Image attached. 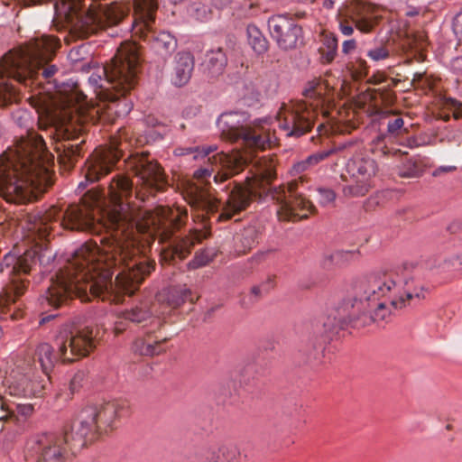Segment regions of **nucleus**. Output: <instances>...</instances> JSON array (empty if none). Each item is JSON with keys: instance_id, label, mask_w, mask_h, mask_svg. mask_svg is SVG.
I'll list each match as a JSON object with an SVG mask.
<instances>
[{"instance_id": "obj_13", "label": "nucleus", "mask_w": 462, "mask_h": 462, "mask_svg": "<svg viewBox=\"0 0 462 462\" xmlns=\"http://www.w3.org/2000/svg\"><path fill=\"white\" fill-rule=\"evenodd\" d=\"M48 381L39 380L30 365H17L5 377V385L10 395L19 397L40 396Z\"/></svg>"}, {"instance_id": "obj_27", "label": "nucleus", "mask_w": 462, "mask_h": 462, "mask_svg": "<svg viewBox=\"0 0 462 462\" xmlns=\"http://www.w3.org/2000/svg\"><path fill=\"white\" fill-rule=\"evenodd\" d=\"M282 208L285 211L290 218L299 217L300 218H307L308 213L314 208L313 204L301 196H296L291 200H284L282 203Z\"/></svg>"}, {"instance_id": "obj_1", "label": "nucleus", "mask_w": 462, "mask_h": 462, "mask_svg": "<svg viewBox=\"0 0 462 462\" xmlns=\"http://www.w3.org/2000/svg\"><path fill=\"white\" fill-rule=\"evenodd\" d=\"M124 240L116 239L101 252L97 244H83L71 254L65 270L56 275V281L41 296L42 306L60 307L69 297L77 296L82 301L91 297L103 300H119V292L133 295L146 275L154 269V262L138 255L139 248L132 238L135 223L126 213L115 217Z\"/></svg>"}, {"instance_id": "obj_21", "label": "nucleus", "mask_w": 462, "mask_h": 462, "mask_svg": "<svg viewBox=\"0 0 462 462\" xmlns=\"http://www.w3.org/2000/svg\"><path fill=\"white\" fill-rule=\"evenodd\" d=\"M194 69V58L190 52H179L175 59L171 81L176 87L185 86L190 79Z\"/></svg>"}, {"instance_id": "obj_58", "label": "nucleus", "mask_w": 462, "mask_h": 462, "mask_svg": "<svg viewBox=\"0 0 462 462\" xmlns=\"http://www.w3.org/2000/svg\"><path fill=\"white\" fill-rule=\"evenodd\" d=\"M356 47V42L354 39L346 40L342 44V52L344 54H348L352 51H354Z\"/></svg>"}, {"instance_id": "obj_44", "label": "nucleus", "mask_w": 462, "mask_h": 462, "mask_svg": "<svg viewBox=\"0 0 462 462\" xmlns=\"http://www.w3.org/2000/svg\"><path fill=\"white\" fill-rule=\"evenodd\" d=\"M320 266L325 270H332L338 267L336 260V251H327L320 259Z\"/></svg>"}, {"instance_id": "obj_4", "label": "nucleus", "mask_w": 462, "mask_h": 462, "mask_svg": "<svg viewBox=\"0 0 462 462\" xmlns=\"http://www.w3.org/2000/svg\"><path fill=\"white\" fill-rule=\"evenodd\" d=\"M38 166V156L27 141L5 151L0 155V196L12 203L27 200Z\"/></svg>"}, {"instance_id": "obj_42", "label": "nucleus", "mask_w": 462, "mask_h": 462, "mask_svg": "<svg viewBox=\"0 0 462 462\" xmlns=\"http://www.w3.org/2000/svg\"><path fill=\"white\" fill-rule=\"evenodd\" d=\"M194 245L193 241L188 239L181 240L180 243L173 245V254L180 259H184L189 253L190 248Z\"/></svg>"}, {"instance_id": "obj_35", "label": "nucleus", "mask_w": 462, "mask_h": 462, "mask_svg": "<svg viewBox=\"0 0 462 462\" xmlns=\"http://www.w3.org/2000/svg\"><path fill=\"white\" fill-rule=\"evenodd\" d=\"M133 350L142 356H154L162 351L160 342L157 341L153 344L145 343L143 339H137L134 343Z\"/></svg>"}, {"instance_id": "obj_23", "label": "nucleus", "mask_w": 462, "mask_h": 462, "mask_svg": "<svg viewBox=\"0 0 462 462\" xmlns=\"http://www.w3.org/2000/svg\"><path fill=\"white\" fill-rule=\"evenodd\" d=\"M111 171V164L102 157L86 162L85 180L80 181L78 189L83 190L88 185L97 181L101 176L107 174Z\"/></svg>"}, {"instance_id": "obj_53", "label": "nucleus", "mask_w": 462, "mask_h": 462, "mask_svg": "<svg viewBox=\"0 0 462 462\" xmlns=\"http://www.w3.org/2000/svg\"><path fill=\"white\" fill-rule=\"evenodd\" d=\"M196 151H199V146L195 147H177L174 149L173 153L175 156H184L191 153L196 154Z\"/></svg>"}, {"instance_id": "obj_56", "label": "nucleus", "mask_w": 462, "mask_h": 462, "mask_svg": "<svg viewBox=\"0 0 462 462\" xmlns=\"http://www.w3.org/2000/svg\"><path fill=\"white\" fill-rule=\"evenodd\" d=\"M267 254V251H259L248 260V263L259 264L265 260Z\"/></svg>"}, {"instance_id": "obj_57", "label": "nucleus", "mask_w": 462, "mask_h": 462, "mask_svg": "<svg viewBox=\"0 0 462 462\" xmlns=\"http://www.w3.org/2000/svg\"><path fill=\"white\" fill-rule=\"evenodd\" d=\"M264 293H268L274 287V277L269 276L259 284Z\"/></svg>"}, {"instance_id": "obj_39", "label": "nucleus", "mask_w": 462, "mask_h": 462, "mask_svg": "<svg viewBox=\"0 0 462 462\" xmlns=\"http://www.w3.org/2000/svg\"><path fill=\"white\" fill-rule=\"evenodd\" d=\"M190 15L198 21L205 22L210 18V9L202 4H194L189 10Z\"/></svg>"}, {"instance_id": "obj_34", "label": "nucleus", "mask_w": 462, "mask_h": 462, "mask_svg": "<svg viewBox=\"0 0 462 462\" xmlns=\"http://www.w3.org/2000/svg\"><path fill=\"white\" fill-rule=\"evenodd\" d=\"M88 48L85 45H79L69 51L68 54V60L75 67V69H78V63L83 62V64L80 66V69H85L86 67L88 66V62L85 61L88 58Z\"/></svg>"}, {"instance_id": "obj_17", "label": "nucleus", "mask_w": 462, "mask_h": 462, "mask_svg": "<svg viewBox=\"0 0 462 462\" xmlns=\"http://www.w3.org/2000/svg\"><path fill=\"white\" fill-rule=\"evenodd\" d=\"M250 123L249 114L240 110L224 112L217 120L222 136L233 143L237 141L241 132H244Z\"/></svg>"}, {"instance_id": "obj_63", "label": "nucleus", "mask_w": 462, "mask_h": 462, "mask_svg": "<svg viewBox=\"0 0 462 462\" xmlns=\"http://www.w3.org/2000/svg\"><path fill=\"white\" fill-rule=\"evenodd\" d=\"M339 30L342 32V34H344L346 36L351 35L354 32V29L351 25L345 24L343 23H339Z\"/></svg>"}, {"instance_id": "obj_49", "label": "nucleus", "mask_w": 462, "mask_h": 462, "mask_svg": "<svg viewBox=\"0 0 462 462\" xmlns=\"http://www.w3.org/2000/svg\"><path fill=\"white\" fill-rule=\"evenodd\" d=\"M403 125L404 121L401 117L390 120L387 124V134L393 136L396 135Z\"/></svg>"}, {"instance_id": "obj_40", "label": "nucleus", "mask_w": 462, "mask_h": 462, "mask_svg": "<svg viewBox=\"0 0 462 462\" xmlns=\"http://www.w3.org/2000/svg\"><path fill=\"white\" fill-rule=\"evenodd\" d=\"M457 262V257H452L449 259L438 257L428 263V267L430 269H438L441 272H449L454 266L455 263Z\"/></svg>"}, {"instance_id": "obj_3", "label": "nucleus", "mask_w": 462, "mask_h": 462, "mask_svg": "<svg viewBox=\"0 0 462 462\" xmlns=\"http://www.w3.org/2000/svg\"><path fill=\"white\" fill-rule=\"evenodd\" d=\"M55 41L44 38L36 42L35 50L28 56L10 54L3 59L0 78H13L27 84V80L52 83L57 92L64 97L68 105L79 103L86 96L72 79L59 81L64 73L62 66L55 60Z\"/></svg>"}, {"instance_id": "obj_48", "label": "nucleus", "mask_w": 462, "mask_h": 462, "mask_svg": "<svg viewBox=\"0 0 462 462\" xmlns=\"http://www.w3.org/2000/svg\"><path fill=\"white\" fill-rule=\"evenodd\" d=\"M367 56L374 61L382 60L389 56V51L383 47H376L367 51Z\"/></svg>"}, {"instance_id": "obj_7", "label": "nucleus", "mask_w": 462, "mask_h": 462, "mask_svg": "<svg viewBox=\"0 0 462 462\" xmlns=\"http://www.w3.org/2000/svg\"><path fill=\"white\" fill-rule=\"evenodd\" d=\"M128 412V403L120 399L107 401L100 406H87L80 411L77 419L71 421L72 440L76 448L86 446L88 437L89 440L98 431L97 422L100 421L106 426H112L116 419L125 416Z\"/></svg>"}, {"instance_id": "obj_41", "label": "nucleus", "mask_w": 462, "mask_h": 462, "mask_svg": "<svg viewBox=\"0 0 462 462\" xmlns=\"http://www.w3.org/2000/svg\"><path fill=\"white\" fill-rule=\"evenodd\" d=\"M317 192L319 194V202L323 207L332 204L337 197L335 191L329 188H318Z\"/></svg>"}, {"instance_id": "obj_50", "label": "nucleus", "mask_w": 462, "mask_h": 462, "mask_svg": "<svg viewBox=\"0 0 462 462\" xmlns=\"http://www.w3.org/2000/svg\"><path fill=\"white\" fill-rule=\"evenodd\" d=\"M217 150V146L216 144L204 145L199 147V151H196V154H194V159L204 158L208 156L210 153L216 152Z\"/></svg>"}, {"instance_id": "obj_18", "label": "nucleus", "mask_w": 462, "mask_h": 462, "mask_svg": "<svg viewBox=\"0 0 462 462\" xmlns=\"http://www.w3.org/2000/svg\"><path fill=\"white\" fill-rule=\"evenodd\" d=\"M191 291L186 285H178L164 288L155 295V301L162 309L158 315H165L167 309L174 310L180 307L187 300L193 301L190 298Z\"/></svg>"}, {"instance_id": "obj_10", "label": "nucleus", "mask_w": 462, "mask_h": 462, "mask_svg": "<svg viewBox=\"0 0 462 462\" xmlns=\"http://www.w3.org/2000/svg\"><path fill=\"white\" fill-rule=\"evenodd\" d=\"M154 14L152 8L142 10L132 22V32L151 45L161 57L167 58L177 48L176 38L169 32H156L152 30Z\"/></svg>"}, {"instance_id": "obj_54", "label": "nucleus", "mask_w": 462, "mask_h": 462, "mask_svg": "<svg viewBox=\"0 0 462 462\" xmlns=\"http://www.w3.org/2000/svg\"><path fill=\"white\" fill-rule=\"evenodd\" d=\"M450 69L454 73L462 74V56L451 60Z\"/></svg>"}, {"instance_id": "obj_46", "label": "nucleus", "mask_w": 462, "mask_h": 462, "mask_svg": "<svg viewBox=\"0 0 462 462\" xmlns=\"http://www.w3.org/2000/svg\"><path fill=\"white\" fill-rule=\"evenodd\" d=\"M445 105L448 109H449L453 116L456 119H459L462 117V103L455 98H447L445 101Z\"/></svg>"}, {"instance_id": "obj_14", "label": "nucleus", "mask_w": 462, "mask_h": 462, "mask_svg": "<svg viewBox=\"0 0 462 462\" xmlns=\"http://www.w3.org/2000/svg\"><path fill=\"white\" fill-rule=\"evenodd\" d=\"M268 28L272 38L282 50H293L303 44L302 28L287 14L271 16Z\"/></svg>"}, {"instance_id": "obj_5", "label": "nucleus", "mask_w": 462, "mask_h": 462, "mask_svg": "<svg viewBox=\"0 0 462 462\" xmlns=\"http://www.w3.org/2000/svg\"><path fill=\"white\" fill-rule=\"evenodd\" d=\"M93 329L88 326L64 324L57 331L52 343L42 342L35 348V358L50 381V374L59 361L73 362L87 356L94 347Z\"/></svg>"}, {"instance_id": "obj_6", "label": "nucleus", "mask_w": 462, "mask_h": 462, "mask_svg": "<svg viewBox=\"0 0 462 462\" xmlns=\"http://www.w3.org/2000/svg\"><path fill=\"white\" fill-rule=\"evenodd\" d=\"M140 64L138 47L135 44H125L117 51L111 63L103 69L105 78L93 73L88 78V83L103 89H108V85H111L125 94L136 85Z\"/></svg>"}, {"instance_id": "obj_55", "label": "nucleus", "mask_w": 462, "mask_h": 462, "mask_svg": "<svg viewBox=\"0 0 462 462\" xmlns=\"http://www.w3.org/2000/svg\"><path fill=\"white\" fill-rule=\"evenodd\" d=\"M212 174V170L208 168H199L194 171V177L198 180H206Z\"/></svg>"}, {"instance_id": "obj_22", "label": "nucleus", "mask_w": 462, "mask_h": 462, "mask_svg": "<svg viewBox=\"0 0 462 462\" xmlns=\"http://www.w3.org/2000/svg\"><path fill=\"white\" fill-rule=\"evenodd\" d=\"M313 126L311 112H296L291 119L281 124V128L287 131V136L300 137L310 131Z\"/></svg>"}, {"instance_id": "obj_59", "label": "nucleus", "mask_w": 462, "mask_h": 462, "mask_svg": "<svg viewBox=\"0 0 462 462\" xmlns=\"http://www.w3.org/2000/svg\"><path fill=\"white\" fill-rule=\"evenodd\" d=\"M14 88L8 85L7 83L3 84L0 89V94L3 95L4 99L10 98L11 96L14 94Z\"/></svg>"}, {"instance_id": "obj_19", "label": "nucleus", "mask_w": 462, "mask_h": 462, "mask_svg": "<svg viewBox=\"0 0 462 462\" xmlns=\"http://www.w3.org/2000/svg\"><path fill=\"white\" fill-rule=\"evenodd\" d=\"M137 176L143 185L159 190L164 183V176L161 167L147 157H141L135 163Z\"/></svg>"}, {"instance_id": "obj_31", "label": "nucleus", "mask_w": 462, "mask_h": 462, "mask_svg": "<svg viewBox=\"0 0 462 462\" xmlns=\"http://www.w3.org/2000/svg\"><path fill=\"white\" fill-rule=\"evenodd\" d=\"M56 150L60 163L69 168H71L81 155L80 143H62L57 146Z\"/></svg>"}, {"instance_id": "obj_33", "label": "nucleus", "mask_w": 462, "mask_h": 462, "mask_svg": "<svg viewBox=\"0 0 462 462\" xmlns=\"http://www.w3.org/2000/svg\"><path fill=\"white\" fill-rule=\"evenodd\" d=\"M337 38L334 34H327L323 39V47L320 48L321 59L326 63L334 60L337 53Z\"/></svg>"}, {"instance_id": "obj_45", "label": "nucleus", "mask_w": 462, "mask_h": 462, "mask_svg": "<svg viewBox=\"0 0 462 462\" xmlns=\"http://www.w3.org/2000/svg\"><path fill=\"white\" fill-rule=\"evenodd\" d=\"M334 152H335L334 149H329V150H326V151H319V152H314L307 157L308 162H310V166L312 167L314 165H317L320 162L324 161L325 159H327L328 156H330Z\"/></svg>"}, {"instance_id": "obj_2", "label": "nucleus", "mask_w": 462, "mask_h": 462, "mask_svg": "<svg viewBox=\"0 0 462 462\" xmlns=\"http://www.w3.org/2000/svg\"><path fill=\"white\" fill-rule=\"evenodd\" d=\"M420 298H424V290L415 283L406 267L362 278L355 284L352 297L343 300L319 320L306 324L299 347L302 362L310 367L322 363L326 334L349 325L357 327L359 321L362 326L383 321L392 310H401L413 299Z\"/></svg>"}, {"instance_id": "obj_36", "label": "nucleus", "mask_w": 462, "mask_h": 462, "mask_svg": "<svg viewBox=\"0 0 462 462\" xmlns=\"http://www.w3.org/2000/svg\"><path fill=\"white\" fill-rule=\"evenodd\" d=\"M423 172L421 165L413 160L404 162L399 170V175L402 178H418Z\"/></svg>"}, {"instance_id": "obj_8", "label": "nucleus", "mask_w": 462, "mask_h": 462, "mask_svg": "<svg viewBox=\"0 0 462 462\" xmlns=\"http://www.w3.org/2000/svg\"><path fill=\"white\" fill-rule=\"evenodd\" d=\"M37 261V253L33 250H26L23 254L13 252L5 254L0 263V272L6 274L9 284L3 289L0 295V308L15 303L23 294L28 282L23 275H27Z\"/></svg>"}, {"instance_id": "obj_12", "label": "nucleus", "mask_w": 462, "mask_h": 462, "mask_svg": "<svg viewBox=\"0 0 462 462\" xmlns=\"http://www.w3.org/2000/svg\"><path fill=\"white\" fill-rule=\"evenodd\" d=\"M34 218L32 229L39 233H46L48 223L51 221H55L64 228L70 230H85L89 228L93 223L87 211L78 206H70L66 210L52 207L44 214Z\"/></svg>"}, {"instance_id": "obj_26", "label": "nucleus", "mask_w": 462, "mask_h": 462, "mask_svg": "<svg viewBox=\"0 0 462 462\" xmlns=\"http://www.w3.org/2000/svg\"><path fill=\"white\" fill-rule=\"evenodd\" d=\"M209 160H214L215 163L219 162L224 170V172L216 174L214 176V181L217 183L225 181L241 171L240 162L236 158L225 152L217 153L216 155L209 158Z\"/></svg>"}, {"instance_id": "obj_64", "label": "nucleus", "mask_w": 462, "mask_h": 462, "mask_svg": "<svg viewBox=\"0 0 462 462\" xmlns=\"http://www.w3.org/2000/svg\"><path fill=\"white\" fill-rule=\"evenodd\" d=\"M263 294H265L260 285H254L251 288V295L255 299L260 298Z\"/></svg>"}, {"instance_id": "obj_38", "label": "nucleus", "mask_w": 462, "mask_h": 462, "mask_svg": "<svg viewBox=\"0 0 462 462\" xmlns=\"http://www.w3.org/2000/svg\"><path fill=\"white\" fill-rule=\"evenodd\" d=\"M192 207L202 208L208 211H213L217 209V204L214 199L207 198L204 195H199L193 198L190 201Z\"/></svg>"}, {"instance_id": "obj_25", "label": "nucleus", "mask_w": 462, "mask_h": 462, "mask_svg": "<svg viewBox=\"0 0 462 462\" xmlns=\"http://www.w3.org/2000/svg\"><path fill=\"white\" fill-rule=\"evenodd\" d=\"M133 184L125 176L116 174L109 182V196L112 202L119 207L120 210L124 209V204L121 202L123 197H127L132 193Z\"/></svg>"}, {"instance_id": "obj_61", "label": "nucleus", "mask_w": 462, "mask_h": 462, "mask_svg": "<svg viewBox=\"0 0 462 462\" xmlns=\"http://www.w3.org/2000/svg\"><path fill=\"white\" fill-rule=\"evenodd\" d=\"M405 146L412 149V148H416V147H419V146H421L423 144L422 142H420V139L416 137V136H411V137H408L406 140H405Z\"/></svg>"}, {"instance_id": "obj_32", "label": "nucleus", "mask_w": 462, "mask_h": 462, "mask_svg": "<svg viewBox=\"0 0 462 462\" xmlns=\"http://www.w3.org/2000/svg\"><path fill=\"white\" fill-rule=\"evenodd\" d=\"M217 254V251L211 248H204L196 252L193 259L188 263V268L191 270L199 269L208 265Z\"/></svg>"}, {"instance_id": "obj_11", "label": "nucleus", "mask_w": 462, "mask_h": 462, "mask_svg": "<svg viewBox=\"0 0 462 462\" xmlns=\"http://www.w3.org/2000/svg\"><path fill=\"white\" fill-rule=\"evenodd\" d=\"M346 167L351 180L343 185V195L346 198L365 196L373 188L372 179L378 171L375 160L369 156L356 154L347 161Z\"/></svg>"}, {"instance_id": "obj_16", "label": "nucleus", "mask_w": 462, "mask_h": 462, "mask_svg": "<svg viewBox=\"0 0 462 462\" xmlns=\"http://www.w3.org/2000/svg\"><path fill=\"white\" fill-rule=\"evenodd\" d=\"M268 119L262 118L251 122L244 132H241L236 143L252 150H265L273 142L270 129L264 124Z\"/></svg>"}, {"instance_id": "obj_37", "label": "nucleus", "mask_w": 462, "mask_h": 462, "mask_svg": "<svg viewBox=\"0 0 462 462\" xmlns=\"http://www.w3.org/2000/svg\"><path fill=\"white\" fill-rule=\"evenodd\" d=\"M259 233L254 226L245 228L240 235V243L245 251L250 250L258 244Z\"/></svg>"}, {"instance_id": "obj_52", "label": "nucleus", "mask_w": 462, "mask_h": 462, "mask_svg": "<svg viewBox=\"0 0 462 462\" xmlns=\"http://www.w3.org/2000/svg\"><path fill=\"white\" fill-rule=\"evenodd\" d=\"M454 32L460 42H462V12L459 13L453 23Z\"/></svg>"}, {"instance_id": "obj_60", "label": "nucleus", "mask_w": 462, "mask_h": 462, "mask_svg": "<svg viewBox=\"0 0 462 462\" xmlns=\"http://www.w3.org/2000/svg\"><path fill=\"white\" fill-rule=\"evenodd\" d=\"M310 162H308V159L306 158L304 161L299 162L293 165V171L296 173H302L310 168Z\"/></svg>"}, {"instance_id": "obj_24", "label": "nucleus", "mask_w": 462, "mask_h": 462, "mask_svg": "<svg viewBox=\"0 0 462 462\" xmlns=\"http://www.w3.org/2000/svg\"><path fill=\"white\" fill-rule=\"evenodd\" d=\"M227 64V57L221 48L206 52L202 66L205 73L210 77L221 75Z\"/></svg>"}, {"instance_id": "obj_51", "label": "nucleus", "mask_w": 462, "mask_h": 462, "mask_svg": "<svg viewBox=\"0 0 462 462\" xmlns=\"http://www.w3.org/2000/svg\"><path fill=\"white\" fill-rule=\"evenodd\" d=\"M262 178L265 180L266 181L273 180L275 176V170L273 165L271 162H268L263 169H262Z\"/></svg>"}, {"instance_id": "obj_20", "label": "nucleus", "mask_w": 462, "mask_h": 462, "mask_svg": "<svg viewBox=\"0 0 462 462\" xmlns=\"http://www.w3.org/2000/svg\"><path fill=\"white\" fill-rule=\"evenodd\" d=\"M250 199L247 190L242 186H236L229 193L226 203L223 205L219 216L221 220L231 219L233 216L245 210L249 205Z\"/></svg>"}, {"instance_id": "obj_9", "label": "nucleus", "mask_w": 462, "mask_h": 462, "mask_svg": "<svg viewBox=\"0 0 462 462\" xmlns=\"http://www.w3.org/2000/svg\"><path fill=\"white\" fill-rule=\"evenodd\" d=\"M71 422L65 425L61 433H42L32 437L26 443V451L36 462H64L68 446L72 452L80 449L72 440Z\"/></svg>"}, {"instance_id": "obj_28", "label": "nucleus", "mask_w": 462, "mask_h": 462, "mask_svg": "<svg viewBox=\"0 0 462 462\" xmlns=\"http://www.w3.org/2000/svg\"><path fill=\"white\" fill-rule=\"evenodd\" d=\"M241 457L238 448L235 445L221 446L217 451H213L205 462H240Z\"/></svg>"}, {"instance_id": "obj_15", "label": "nucleus", "mask_w": 462, "mask_h": 462, "mask_svg": "<svg viewBox=\"0 0 462 462\" xmlns=\"http://www.w3.org/2000/svg\"><path fill=\"white\" fill-rule=\"evenodd\" d=\"M125 15V11L121 5L104 6L98 10L89 7L82 18V23L88 31L94 32L106 26L118 24Z\"/></svg>"}, {"instance_id": "obj_30", "label": "nucleus", "mask_w": 462, "mask_h": 462, "mask_svg": "<svg viewBox=\"0 0 462 462\" xmlns=\"http://www.w3.org/2000/svg\"><path fill=\"white\" fill-rule=\"evenodd\" d=\"M152 317L148 302H140L129 310H125L119 314V318L129 320L133 323H141Z\"/></svg>"}, {"instance_id": "obj_29", "label": "nucleus", "mask_w": 462, "mask_h": 462, "mask_svg": "<svg viewBox=\"0 0 462 462\" xmlns=\"http://www.w3.org/2000/svg\"><path fill=\"white\" fill-rule=\"evenodd\" d=\"M247 42L254 51L258 54H263L268 50V41L257 26L249 24L246 28Z\"/></svg>"}, {"instance_id": "obj_43", "label": "nucleus", "mask_w": 462, "mask_h": 462, "mask_svg": "<svg viewBox=\"0 0 462 462\" xmlns=\"http://www.w3.org/2000/svg\"><path fill=\"white\" fill-rule=\"evenodd\" d=\"M358 252L355 250L336 251V260L338 267H342L350 261L357 258Z\"/></svg>"}, {"instance_id": "obj_47", "label": "nucleus", "mask_w": 462, "mask_h": 462, "mask_svg": "<svg viewBox=\"0 0 462 462\" xmlns=\"http://www.w3.org/2000/svg\"><path fill=\"white\" fill-rule=\"evenodd\" d=\"M85 380V373L83 371H78L74 374L69 381V391L74 393L79 390L82 386V383Z\"/></svg>"}, {"instance_id": "obj_62", "label": "nucleus", "mask_w": 462, "mask_h": 462, "mask_svg": "<svg viewBox=\"0 0 462 462\" xmlns=\"http://www.w3.org/2000/svg\"><path fill=\"white\" fill-rule=\"evenodd\" d=\"M456 169H457V167H456V166H439V168H437V169L433 171L432 175H433L434 177H438V176H439V175H440V174H442V173L449 172V171H455Z\"/></svg>"}]
</instances>
